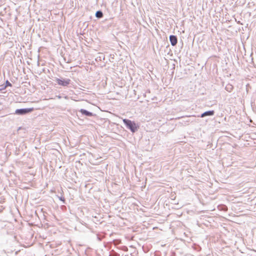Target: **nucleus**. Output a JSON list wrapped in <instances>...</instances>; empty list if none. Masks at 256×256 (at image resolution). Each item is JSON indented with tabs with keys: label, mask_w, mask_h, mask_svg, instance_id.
<instances>
[{
	"label": "nucleus",
	"mask_w": 256,
	"mask_h": 256,
	"mask_svg": "<svg viewBox=\"0 0 256 256\" xmlns=\"http://www.w3.org/2000/svg\"><path fill=\"white\" fill-rule=\"evenodd\" d=\"M124 122L126 126L132 132H134L138 129V127L135 122L128 119H123Z\"/></svg>",
	"instance_id": "nucleus-1"
},
{
	"label": "nucleus",
	"mask_w": 256,
	"mask_h": 256,
	"mask_svg": "<svg viewBox=\"0 0 256 256\" xmlns=\"http://www.w3.org/2000/svg\"><path fill=\"white\" fill-rule=\"evenodd\" d=\"M56 80L58 85L64 86H68L70 82V79L62 80L60 78H56Z\"/></svg>",
	"instance_id": "nucleus-2"
},
{
	"label": "nucleus",
	"mask_w": 256,
	"mask_h": 256,
	"mask_svg": "<svg viewBox=\"0 0 256 256\" xmlns=\"http://www.w3.org/2000/svg\"><path fill=\"white\" fill-rule=\"evenodd\" d=\"M34 110L33 108L24 109H18L16 110L15 113L18 114H26L32 112Z\"/></svg>",
	"instance_id": "nucleus-3"
},
{
	"label": "nucleus",
	"mask_w": 256,
	"mask_h": 256,
	"mask_svg": "<svg viewBox=\"0 0 256 256\" xmlns=\"http://www.w3.org/2000/svg\"><path fill=\"white\" fill-rule=\"evenodd\" d=\"M170 40L171 43V44L172 46H174L178 42L177 38L175 36L172 35L170 36Z\"/></svg>",
	"instance_id": "nucleus-4"
},
{
	"label": "nucleus",
	"mask_w": 256,
	"mask_h": 256,
	"mask_svg": "<svg viewBox=\"0 0 256 256\" xmlns=\"http://www.w3.org/2000/svg\"><path fill=\"white\" fill-rule=\"evenodd\" d=\"M80 112L82 114L87 116H92V113L89 112L85 110L81 109Z\"/></svg>",
	"instance_id": "nucleus-5"
},
{
	"label": "nucleus",
	"mask_w": 256,
	"mask_h": 256,
	"mask_svg": "<svg viewBox=\"0 0 256 256\" xmlns=\"http://www.w3.org/2000/svg\"><path fill=\"white\" fill-rule=\"evenodd\" d=\"M214 110L208 111V112H204V113H203L201 115V117L203 118V117H204L207 116H212L214 114Z\"/></svg>",
	"instance_id": "nucleus-6"
},
{
	"label": "nucleus",
	"mask_w": 256,
	"mask_h": 256,
	"mask_svg": "<svg viewBox=\"0 0 256 256\" xmlns=\"http://www.w3.org/2000/svg\"><path fill=\"white\" fill-rule=\"evenodd\" d=\"M96 16L98 18H101L103 16V14L101 11H98L96 13Z\"/></svg>",
	"instance_id": "nucleus-7"
},
{
	"label": "nucleus",
	"mask_w": 256,
	"mask_h": 256,
	"mask_svg": "<svg viewBox=\"0 0 256 256\" xmlns=\"http://www.w3.org/2000/svg\"><path fill=\"white\" fill-rule=\"evenodd\" d=\"M230 88L228 87V86H226V89L228 90L230 89V91L232 89V86L231 85L229 86Z\"/></svg>",
	"instance_id": "nucleus-8"
},
{
	"label": "nucleus",
	"mask_w": 256,
	"mask_h": 256,
	"mask_svg": "<svg viewBox=\"0 0 256 256\" xmlns=\"http://www.w3.org/2000/svg\"><path fill=\"white\" fill-rule=\"evenodd\" d=\"M6 84H7V85H8V86H12L10 82H8V81L6 82Z\"/></svg>",
	"instance_id": "nucleus-9"
}]
</instances>
